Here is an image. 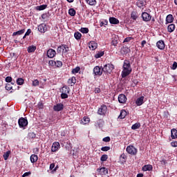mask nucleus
Listing matches in <instances>:
<instances>
[{"label": "nucleus", "instance_id": "obj_1", "mask_svg": "<svg viewBox=\"0 0 177 177\" xmlns=\"http://www.w3.org/2000/svg\"><path fill=\"white\" fill-rule=\"evenodd\" d=\"M123 71H122L121 76L122 78H125L128 77L131 73H132V67H131V62L129 60H124L123 63Z\"/></svg>", "mask_w": 177, "mask_h": 177}, {"label": "nucleus", "instance_id": "obj_2", "mask_svg": "<svg viewBox=\"0 0 177 177\" xmlns=\"http://www.w3.org/2000/svg\"><path fill=\"white\" fill-rule=\"evenodd\" d=\"M114 69V66L112 64H107L102 68V71L105 74H111Z\"/></svg>", "mask_w": 177, "mask_h": 177}, {"label": "nucleus", "instance_id": "obj_3", "mask_svg": "<svg viewBox=\"0 0 177 177\" xmlns=\"http://www.w3.org/2000/svg\"><path fill=\"white\" fill-rule=\"evenodd\" d=\"M126 151L131 156H136L138 154V149L134 147L133 145H129L127 147Z\"/></svg>", "mask_w": 177, "mask_h": 177}, {"label": "nucleus", "instance_id": "obj_4", "mask_svg": "<svg viewBox=\"0 0 177 177\" xmlns=\"http://www.w3.org/2000/svg\"><path fill=\"white\" fill-rule=\"evenodd\" d=\"M19 128H24L28 125V120L27 118H20L18 120Z\"/></svg>", "mask_w": 177, "mask_h": 177}, {"label": "nucleus", "instance_id": "obj_5", "mask_svg": "<svg viewBox=\"0 0 177 177\" xmlns=\"http://www.w3.org/2000/svg\"><path fill=\"white\" fill-rule=\"evenodd\" d=\"M68 47L66 44H62L57 47V53H67L68 52Z\"/></svg>", "mask_w": 177, "mask_h": 177}, {"label": "nucleus", "instance_id": "obj_6", "mask_svg": "<svg viewBox=\"0 0 177 177\" xmlns=\"http://www.w3.org/2000/svg\"><path fill=\"white\" fill-rule=\"evenodd\" d=\"M97 114H99V115H106V114H107V106L104 104L101 105L98 109Z\"/></svg>", "mask_w": 177, "mask_h": 177}, {"label": "nucleus", "instance_id": "obj_7", "mask_svg": "<svg viewBox=\"0 0 177 177\" xmlns=\"http://www.w3.org/2000/svg\"><path fill=\"white\" fill-rule=\"evenodd\" d=\"M93 74L95 75H98L99 77H100V75H102V74H103V68H102L99 66H96L93 68Z\"/></svg>", "mask_w": 177, "mask_h": 177}, {"label": "nucleus", "instance_id": "obj_8", "mask_svg": "<svg viewBox=\"0 0 177 177\" xmlns=\"http://www.w3.org/2000/svg\"><path fill=\"white\" fill-rule=\"evenodd\" d=\"M141 17L143 21H150L151 20V15L146 12L142 13Z\"/></svg>", "mask_w": 177, "mask_h": 177}, {"label": "nucleus", "instance_id": "obj_9", "mask_svg": "<svg viewBox=\"0 0 177 177\" xmlns=\"http://www.w3.org/2000/svg\"><path fill=\"white\" fill-rule=\"evenodd\" d=\"M147 5V0H138L137 1L138 8H140L143 9V8H146Z\"/></svg>", "mask_w": 177, "mask_h": 177}, {"label": "nucleus", "instance_id": "obj_10", "mask_svg": "<svg viewBox=\"0 0 177 177\" xmlns=\"http://www.w3.org/2000/svg\"><path fill=\"white\" fill-rule=\"evenodd\" d=\"M55 56H56V50L52 48L48 49L47 51V57H49V59H53Z\"/></svg>", "mask_w": 177, "mask_h": 177}, {"label": "nucleus", "instance_id": "obj_11", "mask_svg": "<svg viewBox=\"0 0 177 177\" xmlns=\"http://www.w3.org/2000/svg\"><path fill=\"white\" fill-rule=\"evenodd\" d=\"M38 31L39 32H46L48 31V28H46V25L45 24H41L37 27Z\"/></svg>", "mask_w": 177, "mask_h": 177}, {"label": "nucleus", "instance_id": "obj_12", "mask_svg": "<svg viewBox=\"0 0 177 177\" xmlns=\"http://www.w3.org/2000/svg\"><path fill=\"white\" fill-rule=\"evenodd\" d=\"M59 149H60V143H59V142H55L53 143L51 151L55 153V151H57Z\"/></svg>", "mask_w": 177, "mask_h": 177}, {"label": "nucleus", "instance_id": "obj_13", "mask_svg": "<svg viewBox=\"0 0 177 177\" xmlns=\"http://www.w3.org/2000/svg\"><path fill=\"white\" fill-rule=\"evenodd\" d=\"M64 109V105L62 103H58L53 106L54 111H62Z\"/></svg>", "mask_w": 177, "mask_h": 177}, {"label": "nucleus", "instance_id": "obj_14", "mask_svg": "<svg viewBox=\"0 0 177 177\" xmlns=\"http://www.w3.org/2000/svg\"><path fill=\"white\" fill-rule=\"evenodd\" d=\"M156 46L158 49H160V50H164V49H165V43H164V41L162 40H159L156 43Z\"/></svg>", "mask_w": 177, "mask_h": 177}, {"label": "nucleus", "instance_id": "obj_15", "mask_svg": "<svg viewBox=\"0 0 177 177\" xmlns=\"http://www.w3.org/2000/svg\"><path fill=\"white\" fill-rule=\"evenodd\" d=\"M118 102L119 103L124 104L127 103V96L124 94H120L118 95Z\"/></svg>", "mask_w": 177, "mask_h": 177}, {"label": "nucleus", "instance_id": "obj_16", "mask_svg": "<svg viewBox=\"0 0 177 177\" xmlns=\"http://www.w3.org/2000/svg\"><path fill=\"white\" fill-rule=\"evenodd\" d=\"M97 171L100 175H107L109 174V170L106 167H101L100 169H97Z\"/></svg>", "mask_w": 177, "mask_h": 177}, {"label": "nucleus", "instance_id": "obj_17", "mask_svg": "<svg viewBox=\"0 0 177 177\" xmlns=\"http://www.w3.org/2000/svg\"><path fill=\"white\" fill-rule=\"evenodd\" d=\"M131 52V49L127 46H123L120 50L121 55H127V53H129Z\"/></svg>", "mask_w": 177, "mask_h": 177}, {"label": "nucleus", "instance_id": "obj_18", "mask_svg": "<svg viewBox=\"0 0 177 177\" xmlns=\"http://www.w3.org/2000/svg\"><path fill=\"white\" fill-rule=\"evenodd\" d=\"M88 48L91 49V50H95L96 48H97V43L91 41L88 43Z\"/></svg>", "mask_w": 177, "mask_h": 177}, {"label": "nucleus", "instance_id": "obj_19", "mask_svg": "<svg viewBox=\"0 0 177 177\" xmlns=\"http://www.w3.org/2000/svg\"><path fill=\"white\" fill-rule=\"evenodd\" d=\"M143 100H145L144 96H141V97H138L136 101V104L137 106H142V104H143V103H145V102Z\"/></svg>", "mask_w": 177, "mask_h": 177}, {"label": "nucleus", "instance_id": "obj_20", "mask_svg": "<svg viewBox=\"0 0 177 177\" xmlns=\"http://www.w3.org/2000/svg\"><path fill=\"white\" fill-rule=\"evenodd\" d=\"M77 82V79L75 77H72L71 78L68 80V85H71V86H74Z\"/></svg>", "mask_w": 177, "mask_h": 177}, {"label": "nucleus", "instance_id": "obj_21", "mask_svg": "<svg viewBox=\"0 0 177 177\" xmlns=\"http://www.w3.org/2000/svg\"><path fill=\"white\" fill-rule=\"evenodd\" d=\"M109 23L111 24H120V20L115 17H110L109 18Z\"/></svg>", "mask_w": 177, "mask_h": 177}, {"label": "nucleus", "instance_id": "obj_22", "mask_svg": "<svg viewBox=\"0 0 177 177\" xmlns=\"http://www.w3.org/2000/svg\"><path fill=\"white\" fill-rule=\"evenodd\" d=\"M60 92H62V93H70V87L67 86H64L60 90Z\"/></svg>", "mask_w": 177, "mask_h": 177}, {"label": "nucleus", "instance_id": "obj_23", "mask_svg": "<svg viewBox=\"0 0 177 177\" xmlns=\"http://www.w3.org/2000/svg\"><path fill=\"white\" fill-rule=\"evenodd\" d=\"M171 139H177V130L176 129H172L171 130Z\"/></svg>", "mask_w": 177, "mask_h": 177}, {"label": "nucleus", "instance_id": "obj_24", "mask_svg": "<svg viewBox=\"0 0 177 177\" xmlns=\"http://www.w3.org/2000/svg\"><path fill=\"white\" fill-rule=\"evenodd\" d=\"M37 161H38V156L35 154H32L30 156V162H32V164H34V162H37Z\"/></svg>", "mask_w": 177, "mask_h": 177}, {"label": "nucleus", "instance_id": "obj_25", "mask_svg": "<svg viewBox=\"0 0 177 177\" xmlns=\"http://www.w3.org/2000/svg\"><path fill=\"white\" fill-rule=\"evenodd\" d=\"M142 171H153V166L151 165H145L142 167Z\"/></svg>", "mask_w": 177, "mask_h": 177}, {"label": "nucleus", "instance_id": "obj_26", "mask_svg": "<svg viewBox=\"0 0 177 177\" xmlns=\"http://www.w3.org/2000/svg\"><path fill=\"white\" fill-rule=\"evenodd\" d=\"M91 119L88 117L84 116L83 120H82L81 124L83 125H86V124H89Z\"/></svg>", "mask_w": 177, "mask_h": 177}, {"label": "nucleus", "instance_id": "obj_27", "mask_svg": "<svg viewBox=\"0 0 177 177\" xmlns=\"http://www.w3.org/2000/svg\"><path fill=\"white\" fill-rule=\"evenodd\" d=\"M174 21V16L172 15H168L166 17V24L168 23H172Z\"/></svg>", "mask_w": 177, "mask_h": 177}, {"label": "nucleus", "instance_id": "obj_28", "mask_svg": "<svg viewBox=\"0 0 177 177\" xmlns=\"http://www.w3.org/2000/svg\"><path fill=\"white\" fill-rule=\"evenodd\" d=\"M37 50V46L32 45L28 47V53H33V52H35Z\"/></svg>", "mask_w": 177, "mask_h": 177}, {"label": "nucleus", "instance_id": "obj_29", "mask_svg": "<svg viewBox=\"0 0 177 177\" xmlns=\"http://www.w3.org/2000/svg\"><path fill=\"white\" fill-rule=\"evenodd\" d=\"M127 112L125 111V110L122 109L120 111V114L118 116V118H120V120H124V118H125V117H127Z\"/></svg>", "mask_w": 177, "mask_h": 177}, {"label": "nucleus", "instance_id": "obj_30", "mask_svg": "<svg viewBox=\"0 0 177 177\" xmlns=\"http://www.w3.org/2000/svg\"><path fill=\"white\" fill-rule=\"evenodd\" d=\"M168 32H174L175 31V24H171L167 26Z\"/></svg>", "mask_w": 177, "mask_h": 177}, {"label": "nucleus", "instance_id": "obj_31", "mask_svg": "<svg viewBox=\"0 0 177 177\" xmlns=\"http://www.w3.org/2000/svg\"><path fill=\"white\" fill-rule=\"evenodd\" d=\"M24 32H26V29H21V30L14 32L12 36L15 37L16 35H22V34H24Z\"/></svg>", "mask_w": 177, "mask_h": 177}, {"label": "nucleus", "instance_id": "obj_32", "mask_svg": "<svg viewBox=\"0 0 177 177\" xmlns=\"http://www.w3.org/2000/svg\"><path fill=\"white\" fill-rule=\"evenodd\" d=\"M104 55V51H97L95 55V59H100V57H102V56Z\"/></svg>", "mask_w": 177, "mask_h": 177}, {"label": "nucleus", "instance_id": "obj_33", "mask_svg": "<svg viewBox=\"0 0 177 177\" xmlns=\"http://www.w3.org/2000/svg\"><path fill=\"white\" fill-rule=\"evenodd\" d=\"M85 1L86 3H88V5H90V6H95L96 3H97L96 0H85Z\"/></svg>", "mask_w": 177, "mask_h": 177}, {"label": "nucleus", "instance_id": "obj_34", "mask_svg": "<svg viewBox=\"0 0 177 177\" xmlns=\"http://www.w3.org/2000/svg\"><path fill=\"white\" fill-rule=\"evenodd\" d=\"M82 37V35L80 32H75L74 33V37L75 38V39H77V41L81 39Z\"/></svg>", "mask_w": 177, "mask_h": 177}, {"label": "nucleus", "instance_id": "obj_35", "mask_svg": "<svg viewBox=\"0 0 177 177\" xmlns=\"http://www.w3.org/2000/svg\"><path fill=\"white\" fill-rule=\"evenodd\" d=\"M140 127H141L140 123L137 122L131 126V129L135 131L136 129H139V128H140Z\"/></svg>", "mask_w": 177, "mask_h": 177}, {"label": "nucleus", "instance_id": "obj_36", "mask_svg": "<svg viewBox=\"0 0 177 177\" xmlns=\"http://www.w3.org/2000/svg\"><path fill=\"white\" fill-rule=\"evenodd\" d=\"M48 8L47 5H41L36 7L37 10H45Z\"/></svg>", "mask_w": 177, "mask_h": 177}, {"label": "nucleus", "instance_id": "obj_37", "mask_svg": "<svg viewBox=\"0 0 177 177\" xmlns=\"http://www.w3.org/2000/svg\"><path fill=\"white\" fill-rule=\"evenodd\" d=\"M80 31V32H82V34H88L89 32V29L88 28H81Z\"/></svg>", "mask_w": 177, "mask_h": 177}, {"label": "nucleus", "instance_id": "obj_38", "mask_svg": "<svg viewBox=\"0 0 177 177\" xmlns=\"http://www.w3.org/2000/svg\"><path fill=\"white\" fill-rule=\"evenodd\" d=\"M17 85H23L24 84V79L19 77L17 80Z\"/></svg>", "mask_w": 177, "mask_h": 177}, {"label": "nucleus", "instance_id": "obj_39", "mask_svg": "<svg viewBox=\"0 0 177 177\" xmlns=\"http://www.w3.org/2000/svg\"><path fill=\"white\" fill-rule=\"evenodd\" d=\"M131 17L133 19V20H136V19H138V14L136 12L133 11L131 14Z\"/></svg>", "mask_w": 177, "mask_h": 177}, {"label": "nucleus", "instance_id": "obj_40", "mask_svg": "<svg viewBox=\"0 0 177 177\" xmlns=\"http://www.w3.org/2000/svg\"><path fill=\"white\" fill-rule=\"evenodd\" d=\"M120 160L122 162H125L127 161V156L124 153H122L120 157Z\"/></svg>", "mask_w": 177, "mask_h": 177}, {"label": "nucleus", "instance_id": "obj_41", "mask_svg": "<svg viewBox=\"0 0 177 177\" xmlns=\"http://www.w3.org/2000/svg\"><path fill=\"white\" fill-rule=\"evenodd\" d=\"M107 158H109V156H107V154H104L101 156L100 160L102 162H104V161H107Z\"/></svg>", "mask_w": 177, "mask_h": 177}, {"label": "nucleus", "instance_id": "obj_42", "mask_svg": "<svg viewBox=\"0 0 177 177\" xmlns=\"http://www.w3.org/2000/svg\"><path fill=\"white\" fill-rule=\"evenodd\" d=\"M10 155V151H6V153H4V154L3 155V157L5 160V161H6V160H8V158H9V156Z\"/></svg>", "mask_w": 177, "mask_h": 177}, {"label": "nucleus", "instance_id": "obj_43", "mask_svg": "<svg viewBox=\"0 0 177 177\" xmlns=\"http://www.w3.org/2000/svg\"><path fill=\"white\" fill-rule=\"evenodd\" d=\"M75 10H74V8H70L68 10V14L70 15V16H75Z\"/></svg>", "mask_w": 177, "mask_h": 177}, {"label": "nucleus", "instance_id": "obj_44", "mask_svg": "<svg viewBox=\"0 0 177 177\" xmlns=\"http://www.w3.org/2000/svg\"><path fill=\"white\" fill-rule=\"evenodd\" d=\"M80 70L81 68H80V66H77L76 68L72 69V74H77Z\"/></svg>", "mask_w": 177, "mask_h": 177}, {"label": "nucleus", "instance_id": "obj_45", "mask_svg": "<svg viewBox=\"0 0 177 177\" xmlns=\"http://www.w3.org/2000/svg\"><path fill=\"white\" fill-rule=\"evenodd\" d=\"M28 136L31 139H35V138L37 137V135L34 132H30V133H28Z\"/></svg>", "mask_w": 177, "mask_h": 177}, {"label": "nucleus", "instance_id": "obj_46", "mask_svg": "<svg viewBox=\"0 0 177 177\" xmlns=\"http://www.w3.org/2000/svg\"><path fill=\"white\" fill-rule=\"evenodd\" d=\"M55 65L57 67H62V66H63V62H62V61H56L55 62Z\"/></svg>", "mask_w": 177, "mask_h": 177}, {"label": "nucleus", "instance_id": "obj_47", "mask_svg": "<svg viewBox=\"0 0 177 177\" xmlns=\"http://www.w3.org/2000/svg\"><path fill=\"white\" fill-rule=\"evenodd\" d=\"M32 86H38L39 85V81L38 80H35L32 83Z\"/></svg>", "mask_w": 177, "mask_h": 177}, {"label": "nucleus", "instance_id": "obj_48", "mask_svg": "<svg viewBox=\"0 0 177 177\" xmlns=\"http://www.w3.org/2000/svg\"><path fill=\"white\" fill-rule=\"evenodd\" d=\"M118 44V40L117 39H113L111 41V45H113V46H117V45Z\"/></svg>", "mask_w": 177, "mask_h": 177}, {"label": "nucleus", "instance_id": "obj_49", "mask_svg": "<svg viewBox=\"0 0 177 177\" xmlns=\"http://www.w3.org/2000/svg\"><path fill=\"white\" fill-rule=\"evenodd\" d=\"M107 24H109V21L105 19L104 21L100 22V27H103V26H107Z\"/></svg>", "mask_w": 177, "mask_h": 177}, {"label": "nucleus", "instance_id": "obj_50", "mask_svg": "<svg viewBox=\"0 0 177 177\" xmlns=\"http://www.w3.org/2000/svg\"><path fill=\"white\" fill-rule=\"evenodd\" d=\"M61 98H62V99H68V94H67L66 93H62Z\"/></svg>", "mask_w": 177, "mask_h": 177}, {"label": "nucleus", "instance_id": "obj_51", "mask_svg": "<svg viewBox=\"0 0 177 177\" xmlns=\"http://www.w3.org/2000/svg\"><path fill=\"white\" fill-rule=\"evenodd\" d=\"M131 39H133V37H126L123 42L125 43V42H130Z\"/></svg>", "mask_w": 177, "mask_h": 177}, {"label": "nucleus", "instance_id": "obj_52", "mask_svg": "<svg viewBox=\"0 0 177 177\" xmlns=\"http://www.w3.org/2000/svg\"><path fill=\"white\" fill-rule=\"evenodd\" d=\"M101 150L102 151H109V150H110V147H102Z\"/></svg>", "mask_w": 177, "mask_h": 177}, {"label": "nucleus", "instance_id": "obj_53", "mask_svg": "<svg viewBox=\"0 0 177 177\" xmlns=\"http://www.w3.org/2000/svg\"><path fill=\"white\" fill-rule=\"evenodd\" d=\"M57 167L55 168V163H52L50 165V170H53V171H56Z\"/></svg>", "mask_w": 177, "mask_h": 177}, {"label": "nucleus", "instance_id": "obj_54", "mask_svg": "<svg viewBox=\"0 0 177 177\" xmlns=\"http://www.w3.org/2000/svg\"><path fill=\"white\" fill-rule=\"evenodd\" d=\"M103 142H110V140H111V139L110 138V137L107 136V137H105L102 139Z\"/></svg>", "mask_w": 177, "mask_h": 177}, {"label": "nucleus", "instance_id": "obj_55", "mask_svg": "<svg viewBox=\"0 0 177 177\" xmlns=\"http://www.w3.org/2000/svg\"><path fill=\"white\" fill-rule=\"evenodd\" d=\"M37 107L38 109H44V103H42L41 102H39L37 104Z\"/></svg>", "mask_w": 177, "mask_h": 177}, {"label": "nucleus", "instance_id": "obj_56", "mask_svg": "<svg viewBox=\"0 0 177 177\" xmlns=\"http://www.w3.org/2000/svg\"><path fill=\"white\" fill-rule=\"evenodd\" d=\"M12 86L10 85V84H7L6 85V89L7 90V91H10V90H12Z\"/></svg>", "mask_w": 177, "mask_h": 177}, {"label": "nucleus", "instance_id": "obj_57", "mask_svg": "<svg viewBox=\"0 0 177 177\" xmlns=\"http://www.w3.org/2000/svg\"><path fill=\"white\" fill-rule=\"evenodd\" d=\"M171 146L172 147H177V141H173L171 142Z\"/></svg>", "mask_w": 177, "mask_h": 177}, {"label": "nucleus", "instance_id": "obj_58", "mask_svg": "<svg viewBox=\"0 0 177 177\" xmlns=\"http://www.w3.org/2000/svg\"><path fill=\"white\" fill-rule=\"evenodd\" d=\"M6 82H12V77H10V76L6 77Z\"/></svg>", "mask_w": 177, "mask_h": 177}, {"label": "nucleus", "instance_id": "obj_59", "mask_svg": "<svg viewBox=\"0 0 177 177\" xmlns=\"http://www.w3.org/2000/svg\"><path fill=\"white\" fill-rule=\"evenodd\" d=\"M30 175H31V171H28V172L24 173L22 175V177L30 176Z\"/></svg>", "mask_w": 177, "mask_h": 177}, {"label": "nucleus", "instance_id": "obj_60", "mask_svg": "<svg viewBox=\"0 0 177 177\" xmlns=\"http://www.w3.org/2000/svg\"><path fill=\"white\" fill-rule=\"evenodd\" d=\"M176 68H177V62H174L173 65H172V70H176Z\"/></svg>", "mask_w": 177, "mask_h": 177}, {"label": "nucleus", "instance_id": "obj_61", "mask_svg": "<svg viewBox=\"0 0 177 177\" xmlns=\"http://www.w3.org/2000/svg\"><path fill=\"white\" fill-rule=\"evenodd\" d=\"M95 93H100V92H102V91L100 90V88H95L94 90Z\"/></svg>", "mask_w": 177, "mask_h": 177}, {"label": "nucleus", "instance_id": "obj_62", "mask_svg": "<svg viewBox=\"0 0 177 177\" xmlns=\"http://www.w3.org/2000/svg\"><path fill=\"white\" fill-rule=\"evenodd\" d=\"M31 34V29H28L26 32L25 33V37H27Z\"/></svg>", "mask_w": 177, "mask_h": 177}, {"label": "nucleus", "instance_id": "obj_63", "mask_svg": "<svg viewBox=\"0 0 177 177\" xmlns=\"http://www.w3.org/2000/svg\"><path fill=\"white\" fill-rule=\"evenodd\" d=\"M146 44H147V42L146 41V40H142L141 42V46L142 48H145V45H146Z\"/></svg>", "mask_w": 177, "mask_h": 177}, {"label": "nucleus", "instance_id": "obj_64", "mask_svg": "<svg viewBox=\"0 0 177 177\" xmlns=\"http://www.w3.org/2000/svg\"><path fill=\"white\" fill-rule=\"evenodd\" d=\"M46 17H48V15H46V14L41 15V19H43V20H45V19H46Z\"/></svg>", "mask_w": 177, "mask_h": 177}]
</instances>
